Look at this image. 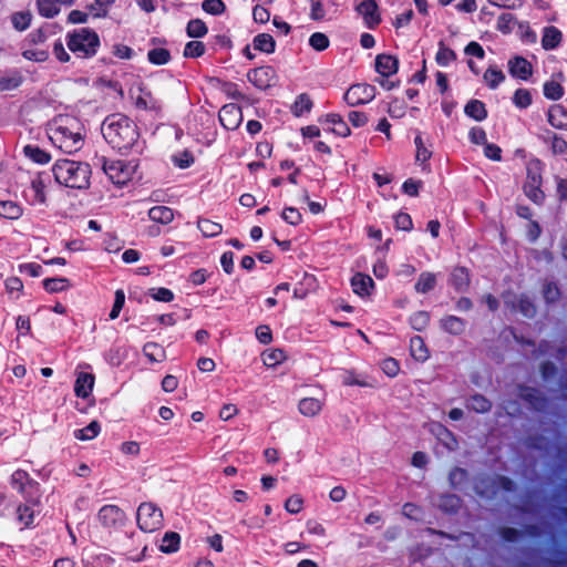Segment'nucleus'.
I'll return each instance as SVG.
<instances>
[{"mask_svg": "<svg viewBox=\"0 0 567 567\" xmlns=\"http://www.w3.org/2000/svg\"><path fill=\"white\" fill-rule=\"evenodd\" d=\"M51 142L65 153L82 148L83 136L80 122L70 115H58L48 124Z\"/></svg>", "mask_w": 567, "mask_h": 567, "instance_id": "f257e3e1", "label": "nucleus"}, {"mask_svg": "<svg viewBox=\"0 0 567 567\" xmlns=\"http://www.w3.org/2000/svg\"><path fill=\"white\" fill-rule=\"evenodd\" d=\"M102 134L114 148L126 151L138 140V131L133 121L122 114L107 116L102 124Z\"/></svg>", "mask_w": 567, "mask_h": 567, "instance_id": "f03ea898", "label": "nucleus"}, {"mask_svg": "<svg viewBox=\"0 0 567 567\" xmlns=\"http://www.w3.org/2000/svg\"><path fill=\"white\" fill-rule=\"evenodd\" d=\"M55 181L71 188H85L89 185L91 169L89 164L71 159H60L53 166Z\"/></svg>", "mask_w": 567, "mask_h": 567, "instance_id": "7ed1b4c3", "label": "nucleus"}, {"mask_svg": "<svg viewBox=\"0 0 567 567\" xmlns=\"http://www.w3.org/2000/svg\"><path fill=\"white\" fill-rule=\"evenodd\" d=\"M99 44L97 34L87 28L74 31L70 34L68 41L69 49L74 53L81 54L83 58L94 55Z\"/></svg>", "mask_w": 567, "mask_h": 567, "instance_id": "20e7f679", "label": "nucleus"}, {"mask_svg": "<svg viewBox=\"0 0 567 567\" xmlns=\"http://www.w3.org/2000/svg\"><path fill=\"white\" fill-rule=\"evenodd\" d=\"M137 525L145 533H153L163 527L164 516L154 503L144 502L137 508Z\"/></svg>", "mask_w": 567, "mask_h": 567, "instance_id": "39448f33", "label": "nucleus"}, {"mask_svg": "<svg viewBox=\"0 0 567 567\" xmlns=\"http://www.w3.org/2000/svg\"><path fill=\"white\" fill-rule=\"evenodd\" d=\"M542 186V168L539 161L530 162L527 165V178L524 184L526 196L535 204H542L545 195L540 189Z\"/></svg>", "mask_w": 567, "mask_h": 567, "instance_id": "423d86ee", "label": "nucleus"}, {"mask_svg": "<svg viewBox=\"0 0 567 567\" xmlns=\"http://www.w3.org/2000/svg\"><path fill=\"white\" fill-rule=\"evenodd\" d=\"M137 165L132 162L111 161L104 162L103 169L110 179L116 185H124L135 174Z\"/></svg>", "mask_w": 567, "mask_h": 567, "instance_id": "0eeeda50", "label": "nucleus"}, {"mask_svg": "<svg viewBox=\"0 0 567 567\" xmlns=\"http://www.w3.org/2000/svg\"><path fill=\"white\" fill-rule=\"evenodd\" d=\"M374 97V87L368 84H353L344 93L349 106L369 103Z\"/></svg>", "mask_w": 567, "mask_h": 567, "instance_id": "6e6552de", "label": "nucleus"}, {"mask_svg": "<svg viewBox=\"0 0 567 567\" xmlns=\"http://www.w3.org/2000/svg\"><path fill=\"white\" fill-rule=\"evenodd\" d=\"M219 121L227 130H235L243 121L241 109L234 103L224 105L219 111Z\"/></svg>", "mask_w": 567, "mask_h": 567, "instance_id": "1a4fd4ad", "label": "nucleus"}, {"mask_svg": "<svg viewBox=\"0 0 567 567\" xmlns=\"http://www.w3.org/2000/svg\"><path fill=\"white\" fill-rule=\"evenodd\" d=\"M247 78L255 86L265 90L272 85L276 74L272 68L262 66L250 71Z\"/></svg>", "mask_w": 567, "mask_h": 567, "instance_id": "9d476101", "label": "nucleus"}, {"mask_svg": "<svg viewBox=\"0 0 567 567\" xmlns=\"http://www.w3.org/2000/svg\"><path fill=\"white\" fill-rule=\"evenodd\" d=\"M357 10L363 17L364 22L369 28H373L380 22L378 6L374 0H365L361 2Z\"/></svg>", "mask_w": 567, "mask_h": 567, "instance_id": "9b49d317", "label": "nucleus"}, {"mask_svg": "<svg viewBox=\"0 0 567 567\" xmlns=\"http://www.w3.org/2000/svg\"><path fill=\"white\" fill-rule=\"evenodd\" d=\"M508 70L512 76L527 80L532 75V64L523 56H515L508 61Z\"/></svg>", "mask_w": 567, "mask_h": 567, "instance_id": "f8f14e48", "label": "nucleus"}, {"mask_svg": "<svg viewBox=\"0 0 567 567\" xmlns=\"http://www.w3.org/2000/svg\"><path fill=\"white\" fill-rule=\"evenodd\" d=\"M74 0H38L39 13L45 18H53L60 12V6H72Z\"/></svg>", "mask_w": 567, "mask_h": 567, "instance_id": "ddd939ff", "label": "nucleus"}, {"mask_svg": "<svg viewBox=\"0 0 567 567\" xmlns=\"http://www.w3.org/2000/svg\"><path fill=\"white\" fill-rule=\"evenodd\" d=\"M123 516V512L115 505H105L99 511V519L106 527L115 526Z\"/></svg>", "mask_w": 567, "mask_h": 567, "instance_id": "4468645a", "label": "nucleus"}, {"mask_svg": "<svg viewBox=\"0 0 567 567\" xmlns=\"http://www.w3.org/2000/svg\"><path fill=\"white\" fill-rule=\"evenodd\" d=\"M140 94L134 100V105L144 111H159L162 109L159 101L150 91L138 87Z\"/></svg>", "mask_w": 567, "mask_h": 567, "instance_id": "2eb2a0df", "label": "nucleus"}, {"mask_svg": "<svg viewBox=\"0 0 567 567\" xmlns=\"http://www.w3.org/2000/svg\"><path fill=\"white\" fill-rule=\"evenodd\" d=\"M95 378L92 373L80 372L78 374L74 392L79 398H87L93 390Z\"/></svg>", "mask_w": 567, "mask_h": 567, "instance_id": "dca6fc26", "label": "nucleus"}, {"mask_svg": "<svg viewBox=\"0 0 567 567\" xmlns=\"http://www.w3.org/2000/svg\"><path fill=\"white\" fill-rule=\"evenodd\" d=\"M440 327L450 334L460 336L465 331L466 321L456 316H446L440 320Z\"/></svg>", "mask_w": 567, "mask_h": 567, "instance_id": "f3484780", "label": "nucleus"}, {"mask_svg": "<svg viewBox=\"0 0 567 567\" xmlns=\"http://www.w3.org/2000/svg\"><path fill=\"white\" fill-rule=\"evenodd\" d=\"M323 406V402L316 398H303L298 403V411L306 417H315L319 415Z\"/></svg>", "mask_w": 567, "mask_h": 567, "instance_id": "a211bd4d", "label": "nucleus"}, {"mask_svg": "<svg viewBox=\"0 0 567 567\" xmlns=\"http://www.w3.org/2000/svg\"><path fill=\"white\" fill-rule=\"evenodd\" d=\"M548 122L556 128L567 130V110L559 104L550 106Z\"/></svg>", "mask_w": 567, "mask_h": 567, "instance_id": "6ab92c4d", "label": "nucleus"}, {"mask_svg": "<svg viewBox=\"0 0 567 567\" xmlns=\"http://www.w3.org/2000/svg\"><path fill=\"white\" fill-rule=\"evenodd\" d=\"M375 71L379 74V76L375 79V81L386 87L389 83V76H390V55L386 54H379L375 59Z\"/></svg>", "mask_w": 567, "mask_h": 567, "instance_id": "aec40b11", "label": "nucleus"}, {"mask_svg": "<svg viewBox=\"0 0 567 567\" xmlns=\"http://www.w3.org/2000/svg\"><path fill=\"white\" fill-rule=\"evenodd\" d=\"M563 34L556 27H545L542 37V47L545 50H554L561 42Z\"/></svg>", "mask_w": 567, "mask_h": 567, "instance_id": "412c9836", "label": "nucleus"}, {"mask_svg": "<svg viewBox=\"0 0 567 567\" xmlns=\"http://www.w3.org/2000/svg\"><path fill=\"white\" fill-rule=\"evenodd\" d=\"M520 395L537 411H543L547 406L546 399L542 396V393L537 389L525 388L522 390Z\"/></svg>", "mask_w": 567, "mask_h": 567, "instance_id": "4be33fe9", "label": "nucleus"}, {"mask_svg": "<svg viewBox=\"0 0 567 567\" xmlns=\"http://www.w3.org/2000/svg\"><path fill=\"white\" fill-rule=\"evenodd\" d=\"M39 504V501H33L32 504H23V505H19L18 508H17V518H18V522L23 526V527H30L32 526L33 522H34V517H35V511H34V506Z\"/></svg>", "mask_w": 567, "mask_h": 567, "instance_id": "5701e85b", "label": "nucleus"}, {"mask_svg": "<svg viewBox=\"0 0 567 567\" xmlns=\"http://www.w3.org/2000/svg\"><path fill=\"white\" fill-rule=\"evenodd\" d=\"M351 287L354 293L363 297L369 295L370 288L373 287V281L369 276L358 272L351 279Z\"/></svg>", "mask_w": 567, "mask_h": 567, "instance_id": "b1692460", "label": "nucleus"}, {"mask_svg": "<svg viewBox=\"0 0 567 567\" xmlns=\"http://www.w3.org/2000/svg\"><path fill=\"white\" fill-rule=\"evenodd\" d=\"M261 360L267 368L275 369L287 360V354L282 349H268L261 353Z\"/></svg>", "mask_w": 567, "mask_h": 567, "instance_id": "393cba45", "label": "nucleus"}, {"mask_svg": "<svg viewBox=\"0 0 567 567\" xmlns=\"http://www.w3.org/2000/svg\"><path fill=\"white\" fill-rule=\"evenodd\" d=\"M450 284L458 291H464L470 285V275L466 268L456 267L450 278Z\"/></svg>", "mask_w": 567, "mask_h": 567, "instance_id": "a878e982", "label": "nucleus"}, {"mask_svg": "<svg viewBox=\"0 0 567 567\" xmlns=\"http://www.w3.org/2000/svg\"><path fill=\"white\" fill-rule=\"evenodd\" d=\"M410 351H411V355L416 361H420V362L426 361L430 357V353L425 346L424 340L419 336H415L410 340Z\"/></svg>", "mask_w": 567, "mask_h": 567, "instance_id": "bb28decb", "label": "nucleus"}, {"mask_svg": "<svg viewBox=\"0 0 567 567\" xmlns=\"http://www.w3.org/2000/svg\"><path fill=\"white\" fill-rule=\"evenodd\" d=\"M464 112L467 116L475 121H483L487 117V111L483 102L478 100H471L464 107Z\"/></svg>", "mask_w": 567, "mask_h": 567, "instance_id": "cd10ccee", "label": "nucleus"}, {"mask_svg": "<svg viewBox=\"0 0 567 567\" xmlns=\"http://www.w3.org/2000/svg\"><path fill=\"white\" fill-rule=\"evenodd\" d=\"M436 285V275L430 271H424L419 276L414 286L415 291L419 293H427L433 290Z\"/></svg>", "mask_w": 567, "mask_h": 567, "instance_id": "c85d7f7f", "label": "nucleus"}, {"mask_svg": "<svg viewBox=\"0 0 567 567\" xmlns=\"http://www.w3.org/2000/svg\"><path fill=\"white\" fill-rule=\"evenodd\" d=\"M148 216L152 220L161 224H169L174 219V213L169 207L155 206L150 209Z\"/></svg>", "mask_w": 567, "mask_h": 567, "instance_id": "c756f323", "label": "nucleus"}, {"mask_svg": "<svg viewBox=\"0 0 567 567\" xmlns=\"http://www.w3.org/2000/svg\"><path fill=\"white\" fill-rule=\"evenodd\" d=\"M466 406L476 413H486L492 409V402L482 394H475L467 400Z\"/></svg>", "mask_w": 567, "mask_h": 567, "instance_id": "7c9ffc66", "label": "nucleus"}, {"mask_svg": "<svg viewBox=\"0 0 567 567\" xmlns=\"http://www.w3.org/2000/svg\"><path fill=\"white\" fill-rule=\"evenodd\" d=\"M437 506L443 512L455 513L461 507V498L455 494H444L440 496Z\"/></svg>", "mask_w": 567, "mask_h": 567, "instance_id": "2f4dec72", "label": "nucleus"}, {"mask_svg": "<svg viewBox=\"0 0 567 567\" xmlns=\"http://www.w3.org/2000/svg\"><path fill=\"white\" fill-rule=\"evenodd\" d=\"M179 543H181L179 534H177L175 532H167L162 539L159 550L162 553H166V554L175 553L179 548Z\"/></svg>", "mask_w": 567, "mask_h": 567, "instance_id": "473e14b6", "label": "nucleus"}, {"mask_svg": "<svg viewBox=\"0 0 567 567\" xmlns=\"http://www.w3.org/2000/svg\"><path fill=\"white\" fill-rule=\"evenodd\" d=\"M100 431V423L97 421H92L86 427L76 430L74 432V436L80 441H90L96 437Z\"/></svg>", "mask_w": 567, "mask_h": 567, "instance_id": "72a5a7b5", "label": "nucleus"}, {"mask_svg": "<svg viewBox=\"0 0 567 567\" xmlns=\"http://www.w3.org/2000/svg\"><path fill=\"white\" fill-rule=\"evenodd\" d=\"M254 45H255V49H257L259 51H262L266 53H271L275 51L276 43H275L274 38L270 34L261 33L255 38Z\"/></svg>", "mask_w": 567, "mask_h": 567, "instance_id": "f704fd0d", "label": "nucleus"}, {"mask_svg": "<svg viewBox=\"0 0 567 567\" xmlns=\"http://www.w3.org/2000/svg\"><path fill=\"white\" fill-rule=\"evenodd\" d=\"M143 352L145 357H147L152 362H159L165 358L164 349L155 342H148L144 344Z\"/></svg>", "mask_w": 567, "mask_h": 567, "instance_id": "c9c22d12", "label": "nucleus"}, {"mask_svg": "<svg viewBox=\"0 0 567 567\" xmlns=\"http://www.w3.org/2000/svg\"><path fill=\"white\" fill-rule=\"evenodd\" d=\"M198 229L206 236V237H214L221 233V225L215 221H212L209 219H199L197 223Z\"/></svg>", "mask_w": 567, "mask_h": 567, "instance_id": "e433bc0d", "label": "nucleus"}, {"mask_svg": "<svg viewBox=\"0 0 567 567\" xmlns=\"http://www.w3.org/2000/svg\"><path fill=\"white\" fill-rule=\"evenodd\" d=\"M484 80L494 90L505 80V75L501 70L491 66L485 71Z\"/></svg>", "mask_w": 567, "mask_h": 567, "instance_id": "4c0bfd02", "label": "nucleus"}, {"mask_svg": "<svg viewBox=\"0 0 567 567\" xmlns=\"http://www.w3.org/2000/svg\"><path fill=\"white\" fill-rule=\"evenodd\" d=\"M22 215V209L19 205L12 202L0 203V216L9 219H18Z\"/></svg>", "mask_w": 567, "mask_h": 567, "instance_id": "58836bf2", "label": "nucleus"}, {"mask_svg": "<svg viewBox=\"0 0 567 567\" xmlns=\"http://www.w3.org/2000/svg\"><path fill=\"white\" fill-rule=\"evenodd\" d=\"M326 121L328 123H331L334 125L332 131L340 135V136H348L350 135V128L348 127L347 123L343 122V120L338 114H329L326 117Z\"/></svg>", "mask_w": 567, "mask_h": 567, "instance_id": "ea45409f", "label": "nucleus"}, {"mask_svg": "<svg viewBox=\"0 0 567 567\" xmlns=\"http://www.w3.org/2000/svg\"><path fill=\"white\" fill-rule=\"evenodd\" d=\"M23 151L35 163L44 164L50 161V155L37 146L27 145Z\"/></svg>", "mask_w": 567, "mask_h": 567, "instance_id": "a19ab883", "label": "nucleus"}, {"mask_svg": "<svg viewBox=\"0 0 567 567\" xmlns=\"http://www.w3.org/2000/svg\"><path fill=\"white\" fill-rule=\"evenodd\" d=\"M544 95L549 100L557 101L564 95V89L558 82L549 81L544 84Z\"/></svg>", "mask_w": 567, "mask_h": 567, "instance_id": "79ce46f5", "label": "nucleus"}, {"mask_svg": "<svg viewBox=\"0 0 567 567\" xmlns=\"http://www.w3.org/2000/svg\"><path fill=\"white\" fill-rule=\"evenodd\" d=\"M430 322V315L426 311H417L410 317V323L416 331L424 330Z\"/></svg>", "mask_w": 567, "mask_h": 567, "instance_id": "37998d69", "label": "nucleus"}, {"mask_svg": "<svg viewBox=\"0 0 567 567\" xmlns=\"http://www.w3.org/2000/svg\"><path fill=\"white\" fill-rule=\"evenodd\" d=\"M207 33V27L204 21L199 19H195L188 22L187 24V34L190 38H200Z\"/></svg>", "mask_w": 567, "mask_h": 567, "instance_id": "c03bdc74", "label": "nucleus"}, {"mask_svg": "<svg viewBox=\"0 0 567 567\" xmlns=\"http://www.w3.org/2000/svg\"><path fill=\"white\" fill-rule=\"evenodd\" d=\"M514 104L519 109H526L532 103L530 92L526 89H518L513 96Z\"/></svg>", "mask_w": 567, "mask_h": 567, "instance_id": "a18cd8bd", "label": "nucleus"}, {"mask_svg": "<svg viewBox=\"0 0 567 567\" xmlns=\"http://www.w3.org/2000/svg\"><path fill=\"white\" fill-rule=\"evenodd\" d=\"M436 62L440 65H447L450 62L454 61L456 59L455 52L449 48H446L443 42L440 43V49L436 53Z\"/></svg>", "mask_w": 567, "mask_h": 567, "instance_id": "49530a36", "label": "nucleus"}, {"mask_svg": "<svg viewBox=\"0 0 567 567\" xmlns=\"http://www.w3.org/2000/svg\"><path fill=\"white\" fill-rule=\"evenodd\" d=\"M379 252L381 254V257L373 265V274L377 278L384 279L389 271L386 262V251L384 249H381Z\"/></svg>", "mask_w": 567, "mask_h": 567, "instance_id": "de8ad7c7", "label": "nucleus"}, {"mask_svg": "<svg viewBox=\"0 0 567 567\" xmlns=\"http://www.w3.org/2000/svg\"><path fill=\"white\" fill-rule=\"evenodd\" d=\"M309 44L316 51H323L329 47L330 41L324 33L316 32L310 37Z\"/></svg>", "mask_w": 567, "mask_h": 567, "instance_id": "09e8293b", "label": "nucleus"}, {"mask_svg": "<svg viewBox=\"0 0 567 567\" xmlns=\"http://www.w3.org/2000/svg\"><path fill=\"white\" fill-rule=\"evenodd\" d=\"M285 508L290 514H298L303 508V499L300 495L295 494L285 502Z\"/></svg>", "mask_w": 567, "mask_h": 567, "instance_id": "8fccbe9b", "label": "nucleus"}, {"mask_svg": "<svg viewBox=\"0 0 567 567\" xmlns=\"http://www.w3.org/2000/svg\"><path fill=\"white\" fill-rule=\"evenodd\" d=\"M515 17L512 13H503L497 18L496 28L503 33H509L513 29Z\"/></svg>", "mask_w": 567, "mask_h": 567, "instance_id": "3c124183", "label": "nucleus"}, {"mask_svg": "<svg viewBox=\"0 0 567 567\" xmlns=\"http://www.w3.org/2000/svg\"><path fill=\"white\" fill-rule=\"evenodd\" d=\"M68 279L65 278H51L43 281V286L49 292H58L65 289Z\"/></svg>", "mask_w": 567, "mask_h": 567, "instance_id": "603ef678", "label": "nucleus"}, {"mask_svg": "<svg viewBox=\"0 0 567 567\" xmlns=\"http://www.w3.org/2000/svg\"><path fill=\"white\" fill-rule=\"evenodd\" d=\"M148 60L154 64H165L169 60V52L166 49H153L148 52Z\"/></svg>", "mask_w": 567, "mask_h": 567, "instance_id": "864d4df0", "label": "nucleus"}, {"mask_svg": "<svg viewBox=\"0 0 567 567\" xmlns=\"http://www.w3.org/2000/svg\"><path fill=\"white\" fill-rule=\"evenodd\" d=\"M312 102L306 94H301L298 96L297 101L293 105V113L297 116H300L305 112H309L311 109Z\"/></svg>", "mask_w": 567, "mask_h": 567, "instance_id": "5fc2aeb1", "label": "nucleus"}, {"mask_svg": "<svg viewBox=\"0 0 567 567\" xmlns=\"http://www.w3.org/2000/svg\"><path fill=\"white\" fill-rule=\"evenodd\" d=\"M31 22V14L29 12H18L12 17V23L19 31L25 30Z\"/></svg>", "mask_w": 567, "mask_h": 567, "instance_id": "6e6d98bb", "label": "nucleus"}, {"mask_svg": "<svg viewBox=\"0 0 567 567\" xmlns=\"http://www.w3.org/2000/svg\"><path fill=\"white\" fill-rule=\"evenodd\" d=\"M205 51V45L200 41H190L186 44L184 50L185 56L197 58L200 56Z\"/></svg>", "mask_w": 567, "mask_h": 567, "instance_id": "4d7b16f0", "label": "nucleus"}, {"mask_svg": "<svg viewBox=\"0 0 567 567\" xmlns=\"http://www.w3.org/2000/svg\"><path fill=\"white\" fill-rule=\"evenodd\" d=\"M395 228L399 230L410 231L413 228V221L409 214L400 213L394 218Z\"/></svg>", "mask_w": 567, "mask_h": 567, "instance_id": "13d9d810", "label": "nucleus"}, {"mask_svg": "<svg viewBox=\"0 0 567 567\" xmlns=\"http://www.w3.org/2000/svg\"><path fill=\"white\" fill-rule=\"evenodd\" d=\"M467 478V472L461 467H455L450 472L449 481L453 487L463 484Z\"/></svg>", "mask_w": 567, "mask_h": 567, "instance_id": "bf43d9fd", "label": "nucleus"}, {"mask_svg": "<svg viewBox=\"0 0 567 567\" xmlns=\"http://www.w3.org/2000/svg\"><path fill=\"white\" fill-rule=\"evenodd\" d=\"M202 7L210 14H220L225 10V4L221 0H205Z\"/></svg>", "mask_w": 567, "mask_h": 567, "instance_id": "052dcab7", "label": "nucleus"}, {"mask_svg": "<svg viewBox=\"0 0 567 567\" xmlns=\"http://www.w3.org/2000/svg\"><path fill=\"white\" fill-rule=\"evenodd\" d=\"M343 384L346 385H359V386H374L373 383H369L359 378L353 371H347L343 375Z\"/></svg>", "mask_w": 567, "mask_h": 567, "instance_id": "680f3d73", "label": "nucleus"}, {"mask_svg": "<svg viewBox=\"0 0 567 567\" xmlns=\"http://www.w3.org/2000/svg\"><path fill=\"white\" fill-rule=\"evenodd\" d=\"M150 295L157 301L169 302L174 299V293L166 288H152Z\"/></svg>", "mask_w": 567, "mask_h": 567, "instance_id": "e2e57ef3", "label": "nucleus"}, {"mask_svg": "<svg viewBox=\"0 0 567 567\" xmlns=\"http://www.w3.org/2000/svg\"><path fill=\"white\" fill-rule=\"evenodd\" d=\"M282 218L290 225H299L302 220V216L298 209L293 207H287L282 212Z\"/></svg>", "mask_w": 567, "mask_h": 567, "instance_id": "0e129e2a", "label": "nucleus"}, {"mask_svg": "<svg viewBox=\"0 0 567 567\" xmlns=\"http://www.w3.org/2000/svg\"><path fill=\"white\" fill-rule=\"evenodd\" d=\"M543 292H544V298L548 302L556 301L559 298V295H560L557 285L554 284V282H547L544 286V291Z\"/></svg>", "mask_w": 567, "mask_h": 567, "instance_id": "69168bd1", "label": "nucleus"}, {"mask_svg": "<svg viewBox=\"0 0 567 567\" xmlns=\"http://www.w3.org/2000/svg\"><path fill=\"white\" fill-rule=\"evenodd\" d=\"M484 155L489 159L498 162L502 159V150L496 144L486 143L484 145Z\"/></svg>", "mask_w": 567, "mask_h": 567, "instance_id": "338daca9", "label": "nucleus"}, {"mask_svg": "<svg viewBox=\"0 0 567 567\" xmlns=\"http://www.w3.org/2000/svg\"><path fill=\"white\" fill-rule=\"evenodd\" d=\"M470 141L473 144L485 145L487 143L486 132L482 127H473L470 131Z\"/></svg>", "mask_w": 567, "mask_h": 567, "instance_id": "774afa93", "label": "nucleus"}]
</instances>
